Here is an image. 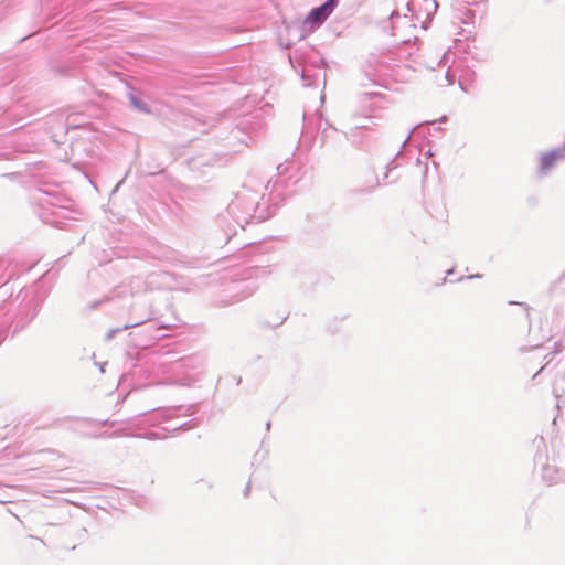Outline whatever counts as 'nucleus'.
<instances>
[{
    "mask_svg": "<svg viewBox=\"0 0 565 565\" xmlns=\"http://www.w3.org/2000/svg\"><path fill=\"white\" fill-rule=\"evenodd\" d=\"M332 10L331 1H327L324 4L312 9L303 20V24H309L311 28L318 26L329 17Z\"/></svg>",
    "mask_w": 565,
    "mask_h": 565,
    "instance_id": "nucleus-1",
    "label": "nucleus"
},
{
    "mask_svg": "<svg viewBox=\"0 0 565 565\" xmlns=\"http://www.w3.org/2000/svg\"><path fill=\"white\" fill-rule=\"evenodd\" d=\"M565 153L562 150H554L552 152L545 153L541 157V169L543 171L550 170L557 161L564 159Z\"/></svg>",
    "mask_w": 565,
    "mask_h": 565,
    "instance_id": "nucleus-2",
    "label": "nucleus"
},
{
    "mask_svg": "<svg viewBox=\"0 0 565 565\" xmlns=\"http://www.w3.org/2000/svg\"><path fill=\"white\" fill-rule=\"evenodd\" d=\"M135 105H136L139 109H141V110H143V111H147V113L149 111V110H148L145 106H142L141 104L135 103Z\"/></svg>",
    "mask_w": 565,
    "mask_h": 565,
    "instance_id": "nucleus-3",
    "label": "nucleus"
},
{
    "mask_svg": "<svg viewBox=\"0 0 565 565\" xmlns=\"http://www.w3.org/2000/svg\"><path fill=\"white\" fill-rule=\"evenodd\" d=\"M551 338H552V334H551V330H550L546 339L550 340Z\"/></svg>",
    "mask_w": 565,
    "mask_h": 565,
    "instance_id": "nucleus-4",
    "label": "nucleus"
}]
</instances>
